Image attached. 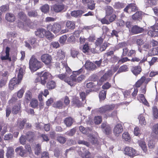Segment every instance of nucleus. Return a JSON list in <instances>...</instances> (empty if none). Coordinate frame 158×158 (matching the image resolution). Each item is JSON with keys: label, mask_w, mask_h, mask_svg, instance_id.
<instances>
[{"label": "nucleus", "mask_w": 158, "mask_h": 158, "mask_svg": "<svg viewBox=\"0 0 158 158\" xmlns=\"http://www.w3.org/2000/svg\"><path fill=\"white\" fill-rule=\"evenodd\" d=\"M83 70V69L81 68L77 71L73 72L72 74L70 76V77H71V81L73 83V85L72 86L75 85V83L74 82H79L84 79L85 76L84 75H81L77 77V76L81 73Z\"/></svg>", "instance_id": "1"}, {"label": "nucleus", "mask_w": 158, "mask_h": 158, "mask_svg": "<svg viewBox=\"0 0 158 158\" xmlns=\"http://www.w3.org/2000/svg\"><path fill=\"white\" fill-rule=\"evenodd\" d=\"M29 68L32 72H34L41 68L43 64L34 56H32L29 61Z\"/></svg>", "instance_id": "2"}, {"label": "nucleus", "mask_w": 158, "mask_h": 158, "mask_svg": "<svg viewBox=\"0 0 158 158\" xmlns=\"http://www.w3.org/2000/svg\"><path fill=\"white\" fill-rule=\"evenodd\" d=\"M47 30H50L54 34L58 33L61 29V26L60 24L57 23H54L52 24L50 23L46 26Z\"/></svg>", "instance_id": "3"}, {"label": "nucleus", "mask_w": 158, "mask_h": 158, "mask_svg": "<svg viewBox=\"0 0 158 158\" xmlns=\"http://www.w3.org/2000/svg\"><path fill=\"white\" fill-rule=\"evenodd\" d=\"M115 107L114 104L106 105L100 107L98 109L97 111L101 114H104L106 112L112 110Z\"/></svg>", "instance_id": "4"}, {"label": "nucleus", "mask_w": 158, "mask_h": 158, "mask_svg": "<svg viewBox=\"0 0 158 158\" xmlns=\"http://www.w3.org/2000/svg\"><path fill=\"white\" fill-rule=\"evenodd\" d=\"M124 153L131 157H133L138 155V153L134 148L131 147H126L125 148Z\"/></svg>", "instance_id": "5"}, {"label": "nucleus", "mask_w": 158, "mask_h": 158, "mask_svg": "<svg viewBox=\"0 0 158 158\" xmlns=\"http://www.w3.org/2000/svg\"><path fill=\"white\" fill-rule=\"evenodd\" d=\"M66 73L64 74H61L57 75V77L62 80H63L67 83L69 85L72 86L73 83L71 81V77H68Z\"/></svg>", "instance_id": "6"}, {"label": "nucleus", "mask_w": 158, "mask_h": 158, "mask_svg": "<svg viewBox=\"0 0 158 158\" xmlns=\"http://www.w3.org/2000/svg\"><path fill=\"white\" fill-rule=\"evenodd\" d=\"M52 77L51 74L48 72H45L41 75L40 79L41 83L42 85H44L47 81V79L52 78Z\"/></svg>", "instance_id": "7"}, {"label": "nucleus", "mask_w": 158, "mask_h": 158, "mask_svg": "<svg viewBox=\"0 0 158 158\" xmlns=\"http://www.w3.org/2000/svg\"><path fill=\"white\" fill-rule=\"evenodd\" d=\"M10 51V48H9L6 47L5 53L2 52L0 56V58L2 60H8L9 61H11V58L9 56Z\"/></svg>", "instance_id": "8"}, {"label": "nucleus", "mask_w": 158, "mask_h": 158, "mask_svg": "<svg viewBox=\"0 0 158 158\" xmlns=\"http://www.w3.org/2000/svg\"><path fill=\"white\" fill-rule=\"evenodd\" d=\"M123 129L122 125L120 124H117L114 127L113 132L116 136H118L123 131Z\"/></svg>", "instance_id": "9"}, {"label": "nucleus", "mask_w": 158, "mask_h": 158, "mask_svg": "<svg viewBox=\"0 0 158 158\" xmlns=\"http://www.w3.org/2000/svg\"><path fill=\"white\" fill-rule=\"evenodd\" d=\"M21 80L18 79L17 80L16 77H13L10 81L9 88L11 90L13 89L14 87L16 85L19 84Z\"/></svg>", "instance_id": "10"}, {"label": "nucleus", "mask_w": 158, "mask_h": 158, "mask_svg": "<svg viewBox=\"0 0 158 158\" xmlns=\"http://www.w3.org/2000/svg\"><path fill=\"white\" fill-rule=\"evenodd\" d=\"M41 59L42 62L45 64H48L51 63L52 58L48 54H45L41 56Z\"/></svg>", "instance_id": "11"}, {"label": "nucleus", "mask_w": 158, "mask_h": 158, "mask_svg": "<svg viewBox=\"0 0 158 158\" xmlns=\"http://www.w3.org/2000/svg\"><path fill=\"white\" fill-rule=\"evenodd\" d=\"M26 68L25 66H23V67H19L16 71L17 74L18 78L19 79H22L23 74L25 73V69Z\"/></svg>", "instance_id": "12"}, {"label": "nucleus", "mask_w": 158, "mask_h": 158, "mask_svg": "<svg viewBox=\"0 0 158 158\" xmlns=\"http://www.w3.org/2000/svg\"><path fill=\"white\" fill-rule=\"evenodd\" d=\"M102 131L106 135H108L111 132V129L110 126L106 123H102L101 125Z\"/></svg>", "instance_id": "13"}, {"label": "nucleus", "mask_w": 158, "mask_h": 158, "mask_svg": "<svg viewBox=\"0 0 158 158\" xmlns=\"http://www.w3.org/2000/svg\"><path fill=\"white\" fill-rule=\"evenodd\" d=\"M137 9V7L135 4L134 3H131L127 6L124 9V11L127 12H129L131 11H135Z\"/></svg>", "instance_id": "14"}, {"label": "nucleus", "mask_w": 158, "mask_h": 158, "mask_svg": "<svg viewBox=\"0 0 158 158\" xmlns=\"http://www.w3.org/2000/svg\"><path fill=\"white\" fill-rule=\"evenodd\" d=\"M112 75V72L111 70H109L105 74L101 77L99 80L100 82H102L106 80L109 77H110Z\"/></svg>", "instance_id": "15"}, {"label": "nucleus", "mask_w": 158, "mask_h": 158, "mask_svg": "<svg viewBox=\"0 0 158 158\" xmlns=\"http://www.w3.org/2000/svg\"><path fill=\"white\" fill-rule=\"evenodd\" d=\"M46 30L44 28L38 29L35 32V35L40 38H43L45 36Z\"/></svg>", "instance_id": "16"}, {"label": "nucleus", "mask_w": 158, "mask_h": 158, "mask_svg": "<svg viewBox=\"0 0 158 158\" xmlns=\"http://www.w3.org/2000/svg\"><path fill=\"white\" fill-rule=\"evenodd\" d=\"M131 72L135 76L139 74L142 71L141 67L139 66L133 67L131 69Z\"/></svg>", "instance_id": "17"}, {"label": "nucleus", "mask_w": 158, "mask_h": 158, "mask_svg": "<svg viewBox=\"0 0 158 158\" xmlns=\"http://www.w3.org/2000/svg\"><path fill=\"white\" fill-rule=\"evenodd\" d=\"M85 67L88 70H92L95 69L96 66L94 64L90 61H87L85 65Z\"/></svg>", "instance_id": "18"}, {"label": "nucleus", "mask_w": 158, "mask_h": 158, "mask_svg": "<svg viewBox=\"0 0 158 158\" xmlns=\"http://www.w3.org/2000/svg\"><path fill=\"white\" fill-rule=\"evenodd\" d=\"M143 31V29L140 27L137 26H134L132 27L131 31L134 34H136L142 32Z\"/></svg>", "instance_id": "19"}, {"label": "nucleus", "mask_w": 158, "mask_h": 158, "mask_svg": "<svg viewBox=\"0 0 158 158\" xmlns=\"http://www.w3.org/2000/svg\"><path fill=\"white\" fill-rule=\"evenodd\" d=\"M104 10L105 11L106 16H110L113 13L114 10L113 8L109 6H107L105 7Z\"/></svg>", "instance_id": "20"}, {"label": "nucleus", "mask_w": 158, "mask_h": 158, "mask_svg": "<svg viewBox=\"0 0 158 158\" xmlns=\"http://www.w3.org/2000/svg\"><path fill=\"white\" fill-rule=\"evenodd\" d=\"M83 13L81 10H74L71 12V15L74 17L78 18L81 17Z\"/></svg>", "instance_id": "21"}, {"label": "nucleus", "mask_w": 158, "mask_h": 158, "mask_svg": "<svg viewBox=\"0 0 158 158\" xmlns=\"http://www.w3.org/2000/svg\"><path fill=\"white\" fill-rule=\"evenodd\" d=\"M52 8L55 12H59L64 9V6L62 4H56L54 5Z\"/></svg>", "instance_id": "22"}, {"label": "nucleus", "mask_w": 158, "mask_h": 158, "mask_svg": "<svg viewBox=\"0 0 158 158\" xmlns=\"http://www.w3.org/2000/svg\"><path fill=\"white\" fill-rule=\"evenodd\" d=\"M5 18L7 21L10 22H13L15 19V15L13 14L9 13H7L6 15Z\"/></svg>", "instance_id": "23"}, {"label": "nucleus", "mask_w": 158, "mask_h": 158, "mask_svg": "<svg viewBox=\"0 0 158 158\" xmlns=\"http://www.w3.org/2000/svg\"><path fill=\"white\" fill-rule=\"evenodd\" d=\"M14 153V149L11 147H9L7 148V152L6 156L8 158H11Z\"/></svg>", "instance_id": "24"}, {"label": "nucleus", "mask_w": 158, "mask_h": 158, "mask_svg": "<svg viewBox=\"0 0 158 158\" xmlns=\"http://www.w3.org/2000/svg\"><path fill=\"white\" fill-rule=\"evenodd\" d=\"M26 137L29 141L32 142L35 137V134L31 131H28L26 133Z\"/></svg>", "instance_id": "25"}, {"label": "nucleus", "mask_w": 158, "mask_h": 158, "mask_svg": "<svg viewBox=\"0 0 158 158\" xmlns=\"http://www.w3.org/2000/svg\"><path fill=\"white\" fill-rule=\"evenodd\" d=\"M73 122V119L70 117L66 118L64 120V123L67 127L71 126Z\"/></svg>", "instance_id": "26"}, {"label": "nucleus", "mask_w": 158, "mask_h": 158, "mask_svg": "<svg viewBox=\"0 0 158 158\" xmlns=\"http://www.w3.org/2000/svg\"><path fill=\"white\" fill-rule=\"evenodd\" d=\"M65 57L64 52L61 50H59L57 52L56 57L58 59H63Z\"/></svg>", "instance_id": "27"}, {"label": "nucleus", "mask_w": 158, "mask_h": 158, "mask_svg": "<svg viewBox=\"0 0 158 158\" xmlns=\"http://www.w3.org/2000/svg\"><path fill=\"white\" fill-rule=\"evenodd\" d=\"M88 140L90 141L92 144H98V139L97 137H94L91 134H89L88 136Z\"/></svg>", "instance_id": "28"}, {"label": "nucleus", "mask_w": 158, "mask_h": 158, "mask_svg": "<svg viewBox=\"0 0 158 158\" xmlns=\"http://www.w3.org/2000/svg\"><path fill=\"white\" fill-rule=\"evenodd\" d=\"M142 13L141 12H137L132 16V19L134 20H138L141 18Z\"/></svg>", "instance_id": "29"}, {"label": "nucleus", "mask_w": 158, "mask_h": 158, "mask_svg": "<svg viewBox=\"0 0 158 158\" xmlns=\"http://www.w3.org/2000/svg\"><path fill=\"white\" fill-rule=\"evenodd\" d=\"M139 98L138 99L140 102H142L144 105L148 106V103L147 101L144 97V96L143 94H140L139 95Z\"/></svg>", "instance_id": "30"}, {"label": "nucleus", "mask_w": 158, "mask_h": 158, "mask_svg": "<svg viewBox=\"0 0 158 158\" xmlns=\"http://www.w3.org/2000/svg\"><path fill=\"white\" fill-rule=\"evenodd\" d=\"M148 34L149 35L152 37L158 36V30L152 29V30L148 31Z\"/></svg>", "instance_id": "31"}, {"label": "nucleus", "mask_w": 158, "mask_h": 158, "mask_svg": "<svg viewBox=\"0 0 158 158\" xmlns=\"http://www.w3.org/2000/svg\"><path fill=\"white\" fill-rule=\"evenodd\" d=\"M66 27L69 29H73L75 27V25L74 22L68 21L66 23Z\"/></svg>", "instance_id": "32"}, {"label": "nucleus", "mask_w": 158, "mask_h": 158, "mask_svg": "<svg viewBox=\"0 0 158 158\" xmlns=\"http://www.w3.org/2000/svg\"><path fill=\"white\" fill-rule=\"evenodd\" d=\"M21 104L20 103L18 104V106H15L12 109V112L16 114H17L21 108Z\"/></svg>", "instance_id": "33"}, {"label": "nucleus", "mask_w": 158, "mask_h": 158, "mask_svg": "<svg viewBox=\"0 0 158 158\" xmlns=\"http://www.w3.org/2000/svg\"><path fill=\"white\" fill-rule=\"evenodd\" d=\"M31 92L29 91H27L25 94V101L28 102L31 100Z\"/></svg>", "instance_id": "34"}, {"label": "nucleus", "mask_w": 158, "mask_h": 158, "mask_svg": "<svg viewBox=\"0 0 158 158\" xmlns=\"http://www.w3.org/2000/svg\"><path fill=\"white\" fill-rule=\"evenodd\" d=\"M47 86L48 89H53L56 86L55 83L53 81H50L48 82Z\"/></svg>", "instance_id": "35"}, {"label": "nucleus", "mask_w": 158, "mask_h": 158, "mask_svg": "<svg viewBox=\"0 0 158 158\" xmlns=\"http://www.w3.org/2000/svg\"><path fill=\"white\" fill-rule=\"evenodd\" d=\"M30 105L31 106L32 108H35L38 105V100L35 98L32 99L30 102Z\"/></svg>", "instance_id": "36"}, {"label": "nucleus", "mask_w": 158, "mask_h": 158, "mask_svg": "<svg viewBox=\"0 0 158 158\" xmlns=\"http://www.w3.org/2000/svg\"><path fill=\"white\" fill-rule=\"evenodd\" d=\"M139 145L145 152H147V146L145 142L142 141H140L139 143Z\"/></svg>", "instance_id": "37"}, {"label": "nucleus", "mask_w": 158, "mask_h": 158, "mask_svg": "<svg viewBox=\"0 0 158 158\" xmlns=\"http://www.w3.org/2000/svg\"><path fill=\"white\" fill-rule=\"evenodd\" d=\"M145 80V77H142L141 78L138 80L135 84V86L136 87H140L142 84L144 82Z\"/></svg>", "instance_id": "38"}, {"label": "nucleus", "mask_w": 158, "mask_h": 158, "mask_svg": "<svg viewBox=\"0 0 158 158\" xmlns=\"http://www.w3.org/2000/svg\"><path fill=\"white\" fill-rule=\"evenodd\" d=\"M18 26L19 28L24 29L28 31L29 30V27L25 25L24 23H23L22 22L19 21L18 22Z\"/></svg>", "instance_id": "39"}, {"label": "nucleus", "mask_w": 158, "mask_h": 158, "mask_svg": "<svg viewBox=\"0 0 158 158\" xmlns=\"http://www.w3.org/2000/svg\"><path fill=\"white\" fill-rule=\"evenodd\" d=\"M50 30H46L45 36L46 38L49 40H51L52 39L53 35L52 33L50 32Z\"/></svg>", "instance_id": "40"}, {"label": "nucleus", "mask_w": 158, "mask_h": 158, "mask_svg": "<svg viewBox=\"0 0 158 158\" xmlns=\"http://www.w3.org/2000/svg\"><path fill=\"white\" fill-rule=\"evenodd\" d=\"M127 44L125 42H123L118 43L115 47V50H118L122 48L125 47Z\"/></svg>", "instance_id": "41"}, {"label": "nucleus", "mask_w": 158, "mask_h": 158, "mask_svg": "<svg viewBox=\"0 0 158 158\" xmlns=\"http://www.w3.org/2000/svg\"><path fill=\"white\" fill-rule=\"evenodd\" d=\"M42 11L44 13H47L49 10V6L48 4H45L41 8Z\"/></svg>", "instance_id": "42"}, {"label": "nucleus", "mask_w": 158, "mask_h": 158, "mask_svg": "<svg viewBox=\"0 0 158 158\" xmlns=\"http://www.w3.org/2000/svg\"><path fill=\"white\" fill-rule=\"evenodd\" d=\"M106 91L102 90L99 93V97L100 100H104L106 98Z\"/></svg>", "instance_id": "43"}, {"label": "nucleus", "mask_w": 158, "mask_h": 158, "mask_svg": "<svg viewBox=\"0 0 158 158\" xmlns=\"http://www.w3.org/2000/svg\"><path fill=\"white\" fill-rule=\"evenodd\" d=\"M35 154L37 155H39L41 152V145L39 144H37L35 149Z\"/></svg>", "instance_id": "44"}, {"label": "nucleus", "mask_w": 158, "mask_h": 158, "mask_svg": "<svg viewBox=\"0 0 158 158\" xmlns=\"http://www.w3.org/2000/svg\"><path fill=\"white\" fill-rule=\"evenodd\" d=\"M18 17L23 20H25L26 19V15L23 12H20L18 13Z\"/></svg>", "instance_id": "45"}, {"label": "nucleus", "mask_w": 158, "mask_h": 158, "mask_svg": "<svg viewBox=\"0 0 158 158\" xmlns=\"http://www.w3.org/2000/svg\"><path fill=\"white\" fill-rule=\"evenodd\" d=\"M155 144V143L154 140H150L148 142V146L150 149H152L154 148Z\"/></svg>", "instance_id": "46"}, {"label": "nucleus", "mask_w": 158, "mask_h": 158, "mask_svg": "<svg viewBox=\"0 0 158 158\" xmlns=\"http://www.w3.org/2000/svg\"><path fill=\"white\" fill-rule=\"evenodd\" d=\"M138 118L139 119V123L141 125L145 124L146 121L143 115L142 114L139 115Z\"/></svg>", "instance_id": "47"}, {"label": "nucleus", "mask_w": 158, "mask_h": 158, "mask_svg": "<svg viewBox=\"0 0 158 158\" xmlns=\"http://www.w3.org/2000/svg\"><path fill=\"white\" fill-rule=\"evenodd\" d=\"M76 130L75 128H73L71 129L70 130L67 131L65 133V134L70 136H73L76 132Z\"/></svg>", "instance_id": "48"}, {"label": "nucleus", "mask_w": 158, "mask_h": 158, "mask_svg": "<svg viewBox=\"0 0 158 158\" xmlns=\"http://www.w3.org/2000/svg\"><path fill=\"white\" fill-rule=\"evenodd\" d=\"M128 67L127 65H123L120 67L118 73H119L127 71H128Z\"/></svg>", "instance_id": "49"}, {"label": "nucleus", "mask_w": 158, "mask_h": 158, "mask_svg": "<svg viewBox=\"0 0 158 158\" xmlns=\"http://www.w3.org/2000/svg\"><path fill=\"white\" fill-rule=\"evenodd\" d=\"M63 106V103L61 101H58L55 102L53 104V106L54 107L59 108H61Z\"/></svg>", "instance_id": "50"}, {"label": "nucleus", "mask_w": 158, "mask_h": 158, "mask_svg": "<svg viewBox=\"0 0 158 158\" xmlns=\"http://www.w3.org/2000/svg\"><path fill=\"white\" fill-rule=\"evenodd\" d=\"M102 121V119L101 117L97 116L95 117L94 122L96 124H98L101 123Z\"/></svg>", "instance_id": "51"}, {"label": "nucleus", "mask_w": 158, "mask_h": 158, "mask_svg": "<svg viewBox=\"0 0 158 158\" xmlns=\"http://www.w3.org/2000/svg\"><path fill=\"white\" fill-rule=\"evenodd\" d=\"M73 102L74 105H76L77 107H80L81 106V103L78 99H73Z\"/></svg>", "instance_id": "52"}, {"label": "nucleus", "mask_w": 158, "mask_h": 158, "mask_svg": "<svg viewBox=\"0 0 158 158\" xmlns=\"http://www.w3.org/2000/svg\"><path fill=\"white\" fill-rule=\"evenodd\" d=\"M24 92V89H21L17 92V97L19 98H21L23 95Z\"/></svg>", "instance_id": "53"}, {"label": "nucleus", "mask_w": 158, "mask_h": 158, "mask_svg": "<svg viewBox=\"0 0 158 158\" xmlns=\"http://www.w3.org/2000/svg\"><path fill=\"white\" fill-rule=\"evenodd\" d=\"M95 3L93 1H90L88 4V8L91 10H94L95 8Z\"/></svg>", "instance_id": "54"}, {"label": "nucleus", "mask_w": 158, "mask_h": 158, "mask_svg": "<svg viewBox=\"0 0 158 158\" xmlns=\"http://www.w3.org/2000/svg\"><path fill=\"white\" fill-rule=\"evenodd\" d=\"M28 15L30 17H36L38 15L36 11H31L28 12Z\"/></svg>", "instance_id": "55"}, {"label": "nucleus", "mask_w": 158, "mask_h": 158, "mask_svg": "<svg viewBox=\"0 0 158 158\" xmlns=\"http://www.w3.org/2000/svg\"><path fill=\"white\" fill-rule=\"evenodd\" d=\"M147 6L149 7L152 5H155L156 4V2L155 0H148L146 2Z\"/></svg>", "instance_id": "56"}, {"label": "nucleus", "mask_w": 158, "mask_h": 158, "mask_svg": "<svg viewBox=\"0 0 158 158\" xmlns=\"http://www.w3.org/2000/svg\"><path fill=\"white\" fill-rule=\"evenodd\" d=\"M122 138L126 141H128L130 139V137L128 132L124 133L122 135Z\"/></svg>", "instance_id": "57"}, {"label": "nucleus", "mask_w": 158, "mask_h": 158, "mask_svg": "<svg viewBox=\"0 0 158 158\" xmlns=\"http://www.w3.org/2000/svg\"><path fill=\"white\" fill-rule=\"evenodd\" d=\"M57 140L60 143H64L66 141V139L63 136H59L57 137Z\"/></svg>", "instance_id": "58"}, {"label": "nucleus", "mask_w": 158, "mask_h": 158, "mask_svg": "<svg viewBox=\"0 0 158 158\" xmlns=\"http://www.w3.org/2000/svg\"><path fill=\"white\" fill-rule=\"evenodd\" d=\"M9 73L7 71H4L2 73V78L8 80Z\"/></svg>", "instance_id": "59"}, {"label": "nucleus", "mask_w": 158, "mask_h": 158, "mask_svg": "<svg viewBox=\"0 0 158 158\" xmlns=\"http://www.w3.org/2000/svg\"><path fill=\"white\" fill-rule=\"evenodd\" d=\"M103 42V39L101 38H97L95 42L96 46H98L100 45Z\"/></svg>", "instance_id": "60"}, {"label": "nucleus", "mask_w": 158, "mask_h": 158, "mask_svg": "<svg viewBox=\"0 0 158 158\" xmlns=\"http://www.w3.org/2000/svg\"><path fill=\"white\" fill-rule=\"evenodd\" d=\"M108 17L106 16V15L101 20V22L102 23V24H109V21L108 20Z\"/></svg>", "instance_id": "61"}, {"label": "nucleus", "mask_w": 158, "mask_h": 158, "mask_svg": "<svg viewBox=\"0 0 158 158\" xmlns=\"http://www.w3.org/2000/svg\"><path fill=\"white\" fill-rule=\"evenodd\" d=\"M116 17V15L114 14L112 15L110 17H108L107 18L109 22V24L115 20Z\"/></svg>", "instance_id": "62"}, {"label": "nucleus", "mask_w": 158, "mask_h": 158, "mask_svg": "<svg viewBox=\"0 0 158 158\" xmlns=\"http://www.w3.org/2000/svg\"><path fill=\"white\" fill-rule=\"evenodd\" d=\"M115 7L117 9H120L124 7V4L120 2H117L115 3Z\"/></svg>", "instance_id": "63"}, {"label": "nucleus", "mask_w": 158, "mask_h": 158, "mask_svg": "<svg viewBox=\"0 0 158 158\" xmlns=\"http://www.w3.org/2000/svg\"><path fill=\"white\" fill-rule=\"evenodd\" d=\"M152 131L156 135H158V124L154 125L152 127Z\"/></svg>", "instance_id": "64"}]
</instances>
